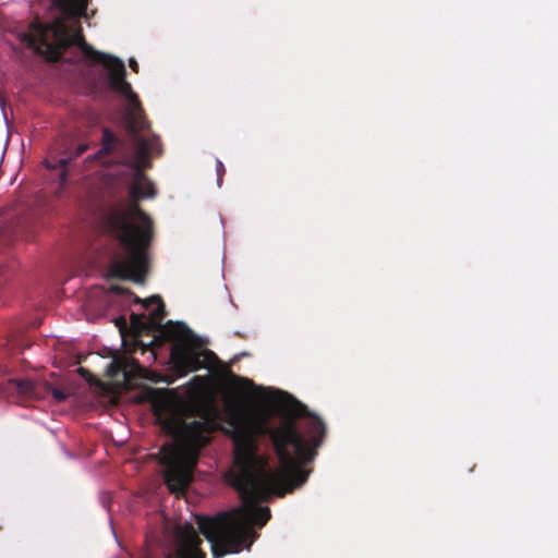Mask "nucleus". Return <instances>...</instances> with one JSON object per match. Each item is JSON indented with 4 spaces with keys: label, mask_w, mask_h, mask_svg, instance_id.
<instances>
[{
    "label": "nucleus",
    "mask_w": 558,
    "mask_h": 558,
    "mask_svg": "<svg viewBox=\"0 0 558 558\" xmlns=\"http://www.w3.org/2000/svg\"><path fill=\"white\" fill-rule=\"evenodd\" d=\"M226 423L229 428L223 430L234 444V464L228 480L242 505L214 518H197L198 530L210 543L215 558L252 546L257 537L254 525L263 527L271 517L270 509L258 507L257 501L270 495L283 497L302 486L311 472L303 465L315 459L326 436L322 418L296 400L277 426L242 405L228 409Z\"/></svg>",
    "instance_id": "f257e3e1"
},
{
    "label": "nucleus",
    "mask_w": 558,
    "mask_h": 558,
    "mask_svg": "<svg viewBox=\"0 0 558 558\" xmlns=\"http://www.w3.org/2000/svg\"><path fill=\"white\" fill-rule=\"evenodd\" d=\"M158 144L157 137L136 138L134 159L128 162L133 171V181L130 184L132 203L125 207L112 208L106 218L109 233L118 241L124 253L111 263L110 271L117 278L136 283L145 281L148 271L147 251L154 238V222L137 202L156 194L155 186L144 170L151 166L149 154Z\"/></svg>",
    "instance_id": "f03ea898"
},
{
    "label": "nucleus",
    "mask_w": 558,
    "mask_h": 558,
    "mask_svg": "<svg viewBox=\"0 0 558 558\" xmlns=\"http://www.w3.org/2000/svg\"><path fill=\"white\" fill-rule=\"evenodd\" d=\"M19 37L35 53L52 62L59 61L69 47L78 46L87 59L102 64L108 70L110 89L124 96L129 101L125 119L130 133L137 135L148 128L149 122L144 116L141 101L125 80L124 62L114 56L95 50L85 43L81 29L72 31L59 17L51 23H44L37 17L29 24L28 31L21 33Z\"/></svg>",
    "instance_id": "7ed1b4c3"
},
{
    "label": "nucleus",
    "mask_w": 558,
    "mask_h": 558,
    "mask_svg": "<svg viewBox=\"0 0 558 558\" xmlns=\"http://www.w3.org/2000/svg\"><path fill=\"white\" fill-rule=\"evenodd\" d=\"M163 427L175 440L160 450V462L166 466L165 482L171 492H183L192 480L199 451L209 444L215 427L208 421L185 422L181 417L166 420Z\"/></svg>",
    "instance_id": "20e7f679"
},
{
    "label": "nucleus",
    "mask_w": 558,
    "mask_h": 558,
    "mask_svg": "<svg viewBox=\"0 0 558 558\" xmlns=\"http://www.w3.org/2000/svg\"><path fill=\"white\" fill-rule=\"evenodd\" d=\"M135 303H141L145 308H148L151 304H157V307L153 310L149 315H146L148 331H159L166 339L178 341L181 340L185 333V325L178 322L169 320L162 324L166 316V308L162 299L159 295H153L148 299L142 300L138 296L135 298Z\"/></svg>",
    "instance_id": "39448f33"
},
{
    "label": "nucleus",
    "mask_w": 558,
    "mask_h": 558,
    "mask_svg": "<svg viewBox=\"0 0 558 558\" xmlns=\"http://www.w3.org/2000/svg\"><path fill=\"white\" fill-rule=\"evenodd\" d=\"M217 356L211 351L196 352L194 350H173L171 353V362L174 373L182 377L190 372L209 366Z\"/></svg>",
    "instance_id": "423d86ee"
},
{
    "label": "nucleus",
    "mask_w": 558,
    "mask_h": 558,
    "mask_svg": "<svg viewBox=\"0 0 558 558\" xmlns=\"http://www.w3.org/2000/svg\"><path fill=\"white\" fill-rule=\"evenodd\" d=\"M177 548L167 558H206L201 549L202 539L191 523H185L177 530Z\"/></svg>",
    "instance_id": "0eeeda50"
},
{
    "label": "nucleus",
    "mask_w": 558,
    "mask_h": 558,
    "mask_svg": "<svg viewBox=\"0 0 558 558\" xmlns=\"http://www.w3.org/2000/svg\"><path fill=\"white\" fill-rule=\"evenodd\" d=\"M0 395L13 402H25L39 398L38 386L29 378H7L0 376Z\"/></svg>",
    "instance_id": "6e6552de"
},
{
    "label": "nucleus",
    "mask_w": 558,
    "mask_h": 558,
    "mask_svg": "<svg viewBox=\"0 0 558 558\" xmlns=\"http://www.w3.org/2000/svg\"><path fill=\"white\" fill-rule=\"evenodd\" d=\"M116 155L120 163L125 165V142L118 137L110 129L102 130L101 147L94 154L93 159L105 163V158Z\"/></svg>",
    "instance_id": "1a4fd4ad"
},
{
    "label": "nucleus",
    "mask_w": 558,
    "mask_h": 558,
    "mask_svg": "<svg viewBox=\"0 0 558 558\" xmlns=\"http://www.w3.org/2000/svg\"><path fill=\"white\" fill-rule=\"evenodd\" d=\"M89 0H53L52 4L71 17L86 16Z\"/></svg>",
    "instance_id": "9d476101"
},
{
    "label": "nucleus",
    "mask_w": 558,
    "mask_h": 558,
    "mask_svg": "<svg viewBox=\"0 0 558 558\" xmlns=\"http://www.w3.org/2000/svg\"><path fill=\"white\" fill-rule=\"evenodd\" d=\"M87 149H88V145L87 144H80L75 148L74 153L71 154V156L69 158H60V159L57 160L56 163L47 162V167L51 168V169L60 168L61 171H60V174H59V179H60L61 184H64L66 182V179H68L66 165L70 162V160H72L74 158H77L81 155H83Z\"/></svg>",
    "instance_id": "9b49d317"
},
{
    "label": "nucleus",
    "mask_w": 558,
    "mask_h": 558,
    "mask_svg": "<svg viewBox=\"0 0 558 558\" xmlns=\"http://www.w3.org/2000/svg\"><path fill=\"white\" fill-rule=\"evenodd\" d=\"M130 322H131V327L135 332H137V333H141V332L149 333L150 332V331H148L146 314L132 313L130 316Z\"/></svg>",
    "instance_id": "f8f14e48"
},
{
    "label": "nucleus",
    "mask_w": 558,
    "mask_h": 558,
    "mask_svg": "<svg viewBox=\"0 0 558 558\" xmlns=\"http://www.w3.org/2000/svg\"><path fill=\"white\" fill-rule=\"evenodd\" d=\"M216 172H217V183H218V186H221L222 184V178L226 173V168L222 163L221 160L217 159L216 160Z\"/></svg>",
    "instance_id": "ddd939ff"
},
{
    "label": "nucleus",
    "mask_w": 558,
    "mask_h": 558,
    "mask_svg": "<svg viewBox=\"0 0 558 558\" xmlns=\"http://www.w3.org/2000/svg\"><path fill=\"white\" fill-rule=\"evenodd\" d=\"M50 390H51L52 397L56 401L62 402V401L66 400L68 395L65 392H63L62 390H60L58 388H53V387H51Z\"/></svg>",
    "instance_id": "4468645a"
},
{
    "label": "nucleus",
    "mask_w": 558,
    "mask_h": 558,
    "mask_svg": "<svg viewBox=\"0 0 558 558\" xmlns=\"http://www.w3.org/2000/svg\"><path fill=\"white\" fill-rule=\"evenodd\" d=\"M111 290L117 294H125L131 293V291L126 288L120 287V286H113L111 287Z\"/></svg>",
    "instance_id": "2eb2a0df"
},
{
    "label": "nucleus",
    "mask_w": 558,
    "mask_h": 558,
    "mask_svg": "<svg viewBox=\"0 0 558 558\" xmlns=\"http://www.w3.org/2000/svg\"><path fill=\"white\" fill-rule=\"evenodd\" d=\"M130 68L134 71V72H138V64L135 60L131 59L130 60Z\"/></svg>",
    "instance_id": "dca6fc26"
},
{
    "label": "nucleus",
    "mask_w": 558,
    "mask_h": 558,
    "mask_svg": "<svg viewBox=\"0 0 558 558\" xmlns=\"http://www.w3.org/2000/svg\"><path fill=\"white\" fill-rule=\"evenodd\" d=\"M117 324L120 326V327H124L125 326V319L123 317H120L118 320H117Z\"/></svg>",
    "instance_id": "f3484780"
},
{
    "label": "nucleus",
    "mask_w": 558,
    "mask_h": 558,
    "mask_svg": "<svg viewBox=\"0 0 558 558\" xmlns=\"http://www.w3.org/2000/svg\"><path fill=\"white\" fill-rule=\"evenodd\" d=\"M236 379H240V380H243L246 385H253V381L250 380V379H246V378H240V377H236Z\"/></svg>",
    "instance_id": "a211bd4d"
},
{
    "label": "nucleus",
    "mask_w": 558,
    "mask_h": 558,
    "mask_svg": "<svg viewBox=\"0 0 558 558\" xmlns=\"http://www.w3.org/2000/svg\"><path fill=\"white\" fill-rule=\"evenodd\" d=\"M78 372L84 375L86 373V369L84 367L78 368Z\"/></svg>",
    "instance_id": "6ab92c4d"
},
{
    "label": "nucleus",
    "mask_w": 558,
    "mask_h": 558,
    "mask_svg": "<svg viewBox=\"0 0 558 558\" xmlns=\"http://www.w3.org/2000/svg\"><path fill=\"white\" fill-rule=\"evenodd\" d=\"M124 374V377L126 376V371H125V367L123 366L122 369H121Z\"/></svg>",
    "instance_id": "aec40b11"
}]
</instances>
